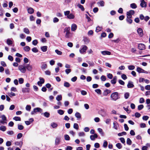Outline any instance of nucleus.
I'll return each instance as SVG.
<instances>
[{"mask_svg": "<svg viewBox=\"0 0 150 150\" xmlns=\"http://www.w3.org/2000/svg\"><path fill=\"white\" fill-rule=\"evenodd\" d=\"M132 141L129 138H128L127 140V144L129 145H131L132 144Z\"/></svg>", "mask_w": 150, "mask_h": 150, "instance_id": "nucleus-35", "label": "nucleus"}, {"mask_svg": "<svg viewBox=\"0 0 150 150\" xmlns=\"http://www.w3.org/2000/svg\"><path fill=\"white\" fill-rule=\"evenodd\" d=\"M6 43L8 45H11L13 44V41L10 39L7 40Z\"/></svg>", "mask_w": 150, "mask_h": 150, "instance_id": "nucleus-22", "label": "nucleus"}, {"mask_svg": "<svg viewBox=\"0 0 150 150\" xmlns=\"http://www.w3.org/2000/svg\"><path fill=\"white\" fill-rule=\"evenodd\" d=\"M26 66V69L29 71H31L33 70V66L29 64H27Z\"/></svg>", "mask_w": 150, "mask_h": 150, "instance_id": "nucleus-11", "label": "nucleus"}, {"mask_svg": "<svg viewBox=\"0 0 150 150\" xmlns=\"http://www.w3.org/2000/svg\"><path fill=\"white\" fill-rule=\"evenodd\" d=\"M39 79L40 81L38 82V84L39 86H42V84L44 83L45 80L43 78L41 77L39 78Z\"/></svg>", "mask_w": 150, "mask_h": 150, "instance_id": "nucleus-7", "label": "nucleus"}, {"mask_svg": "<svg viewBox=\"0 0 150 150\" xmlns=\"http://www.w3.org/2000/svg\"><path fill=\"white\" fill-rule=\"evenodd\" d=\"M77 6L79 8H80V9H81V11H84V8L83 6L82 5H81V4H78L77 5Z\"/></svg>", "mask_w": 150, "mask_h": 150, "instance_id": "nucleus-30", "label": "nucleus"}, {"mask_svg": "<svg viewBox=\"0 0 150 150\" xmlns=\"http://www.w3.org/2000/svg\"><path fill=\"white\" fill-rule=\"evenodd\" d=\"M110 97L112 100L115 101L120 98L118 93L116 92L112 93Z\"/></svg>", "mask_w": 150, "mask_h": 150, "instance_id": "nucleus-1", "label": "nucleus"}, {"mask_svg": "<svg viewBox=\"0 0 150 150\" xmlns=\"http://www.w3.org/2000/svg\"><path fill=\"white\" fill-rule=\"evenodd\" d=\"M121 78L124 80H126L127 79V77L126 75L124 74H123L121 75Z\"/></svg>", "mask_w": 150, "mask_h": 150, "instance_id": "nucleus-57", "label": "nucleus"}, {"mask_svg": "<svg viewBox=\"0 0 150 150\" xmlns=\"http://www.w3.org/2000/svg\"><path fill=\"white\" fill-rule=\"evenodd\" d=\"M7 133L9 135H13L14 134V132L13 130L8 131L7 132Z\"/></svg>", "mask_w": 150, "mask_h": 150, "instance_id": "nucleus-38", "label": "nucleus"}, {"mask_svg": "<svg viewBox=\"0 0 150 150\" xmlns=\"http://www.w3.org/2000/svg\"><path fill=\"white\" fill-rule=\"evenodd\" d=\"M47 67V65L46 64L43 63L42 65L41 68L42 69H45Z\"/></svg>", "mask_w": 150, "mask_h": 150, "instance_id": "nucleus-58", "label": "nucleus"}, {"mask_svg": "<svg viewBox=\"0 0 150 150\" xmlns=\"http://www.w3.org/2000/svg\"><path fill=\"white\" fill-rule=\"evenodd\" d=\"M75 117L79 120L81 118V114L78 112H76L75 114Z\"/></svg>", "mask_w": 150, "mask_h": 150, "instance_id": "nucleus-21", "label": "nucleus"}, {"mask_svg": "<svg viewBox=\"0 0 150 150\" xmlns=\"http://www.w3.org/2000/svg\"><path fill=\"white\" fill-rule=\"evenodd\" d=\"M107 76L110 79H111L112 78L113 76L111 74L109 73L108 74Z\"/></svg>", "mask_w": 150, "mask_h": 150, "instance_id": "nucleus-63", "label": "nucleus"}, {"mask_svg": "<svg viewBox=\"0 0 150 150\" xmlns=\"http://www.w3.org/2000/svg\"><path fill=\"white\" fill-rule=\"evenodd\" d=\"M41 49L43 52H46L47 49V47L46 46H43L41 47Z\"/></svg>", "mask_w": 150, "mask_h": 150, "instance_id": "nucleus-20", "label": "nucleus"}, {"mask_svg": "<svg viewBox=\"0 0 150 150\" xmlns=\"http://www.w3.org/2000/svg\"><path fill=\"white\" fill-rule=\"evenodd\" d=\"M55 52L59 55H61L62 54V52L58 50H55Z\"/></svg>", "mask_w": 150, "mask_h": 150, "instance_id": "nucleus-44", "label": "nucleus"}, {"mask_svg": "<svg viewBox=\"0 0 150 150\" xmlns=\"http://www.w3.org/2000/svg\"><path fill=\"white\" fill-rule=\"evenodd\" d=\"M95 91L98 95H100L101 94V91L100 89H96L95 90Z\"/></svg>", "mask_w": 150, "mask_h": 150, "instance_id": "nucleus-37", "label": "nucleus"}, {"mask_svg": "<svg viewBox=\"0 0 150 150\" xmlns=\"http://www.w3.org/2000/svg\"><path fill=\"white\" fill-rule=\"evenodd\" d=\"M43 115L44 116L47 118L49 117L50 115V113L47 112H44L43 113Z\"/></svg>", "mask_w": 150, "mask_h": 150, "instance_id": "nucleus-42", "label": "nucleus"}, {"mask_svg": "<svg viewBox=\"0 0 150 150\" xmlns=\"http://www.w3.org/2000/svg\"><path fill=\"white\" fill-rule=\"evenodd\" d=\"M128 68L130 70H132L134 69L135 67L133 65H130L128 66Z\"/></svg>", "mask_w": 150, "mask_h": 150, "instance_id": "nucleus-51", "label": "nucleus"}, {"mask_svg": "<svg viewBox=\"0 0 150 150\" xmlns=\"http://www.w3.org/2000/svg\"><path fill=\"white\" fill-rule=\"evenodd\" d=\"M18 129L21 130L23 129L24 127L22 125L18 124Z\"/></svg>", "mask_w": 150, "mask_h": 150, "instance_id": "nucleus-50", "label": "nucleus"}, {"mask_svg": "<svg viewBox=\"0 0 150 150\" xmlns=\"http://www.w3.org/2000/svg\"><path fill=\"white\" fill-rule=\"evenodd\" d=\"M117 78L116 76H114L113 79L111 81V83L113 84H115L117 81Z\"/></svg>", "mask_w": 150, "mask_h": 150, "instance_id": "nucleus-18", "label": "nucleus"}, {"mask_svg": "<svg viewBox=\"0 0 150 150\" xmlns=\"http://www.w3.org/2000/svg\"><path fill=\"white\" fill-rule=\"evenodd\" d=\"M60 139L59 137H57L56 138L55 140V144L56 145H58L60 143Z\"/></svg>", "mask_w": 150, "mask_h": 150, "instance_id": "nucleus-17", "label": "nucleus"}, {"mask_svg": "<svg viewBox=\"0 0 150 150\" xmlns=\"http://www.w3.org/2000/svg\"><path fill=\"white\" fill-rule=\"evenodd\" d=\"M138 47L139 49L141 50H144L146 49L145 45L142 43H140L138 44Z\"/></svg>", "mask_w": 150, "mask_h": 150, "instance_id": "nucleus-8", "label": "nucleus"}, {"mask_svg": "<svg viewBox=\"0 0 150 150\" xmlns=\"http://www.w3.org/2000/svg\"><path fill=\"white\" fill-rule=\"evenodd\" d=\"M78 135L79 137H83L85 136V134L84 132H81L79 133Z\"/></svg>", "mask_w": 150, "mask_h": 150, "instance_id": "nucleus-52", "label": "nucleus"}, {"mask_svg": "<svg viewBox=\"0 0 150 150\" xmlns=\"http://www.w3.org/2000/svg\"><path fill=\"white\" fill-rule=\"evenodd\" d=\"M6 130V127L4 126H1L0 127V130L3 132L5 131Z\"/></svg>", "mask_w": 150, "mask_h": 150, "instance_id": "nucleus-27", "label": "nucleus"}, {"mask_svg": "<svg viewBox=\"0 0 150 150\" xmlns=\"http://www.w3.org/2000/svg\"><path fill=\"white\" fill-rule=\"evenodd\" d=\"M126 21L127 23L130 24H131L132 22V21L131 19V18H127Z\"/></svg>", "mask_w": 150, "mask_h": 150, "instance_id": "nucleus-45", "label": "nucleus"}, {"mask_svg": "<svg viewBox=\"0 0 150 150\" xmlns=\"http://www.w3.org/2000/svg\"><path fill=\"white\" fill-rule=\"evenodd\" d=\"M101 53L103 55H110L111 54V53L110 52L107 50L101 51Z\"/></svg>", "mask_w": 150, "mask_h": 150, "instance_id": "nucleus-10", "label": "nucleus"}, {"mask_svg": "<svg viewBox=\"0 0 150 150\" xmlns=\"http://www.w3.org/2000/svg\"><path fill=\"white\" fill-rule=\"evenodd\" d=\"M113 124L114 128L115 129L117 130L118 129V125L117 124L116 122H114Z\"/></svg>", "mask_w": 150, "mask_h": 150, "instance_id": "nucleus-36", "label": "nucleus"}, {"mask_svg": "<svg viewBox=\"0 0 150 150\" xmlns=\"http://www.w3.org/2000/svg\"><path fill=\"white\" fill-rule=\"evenodd\" d=\"M111 91L109 89H106L105 90L103 93V95L104 96H107L108 94L110 93Z\"/></svg>", "mask_w": 150, "mask_h": 150, "instance_id": "nucleus-12", "label": "nucleus"}, {"mask_svg": "<svg viewBox=\"0 0 150 150\" xmlns=\"http://www.w3.org/2000/svg\"><path fill=\"white\" fill-rule=\"evenodd\" d=\"M116 146L119 149H120L122 147V145L120 143H118L117 144Z\"/></svg>", "mask_w": 150, "mask_h": 150, "instance_id": "nucleus-41", "label": "nucleus"}, {"mask_svg": "<svg viewBox=\"0 0 150 150\" xmlns=\"http://www.w3.org/2000/svg\"><path fill=\"white\" fill-rule=\"evenodd\" d=\"M101 80L102 81H105L106 80V77L104 75H102L100 78Z\"/></svg>", "mask_w": 150, "mask_h": 150, "instance_id": "nucleus-61", "label": "nucleus"}, {"mask_svg": "<svg viewBox=\"0 0 150 150\" xmlns=\"http://www.w3.org/2000/svg\"><path fill=\"white\" fill-rule=\"evenodd\" d=\"M28 12L30 14H32L34 12V10L32 8H29L28 9Z\"/></svg>", "mask_w": 150, "mask_h": 150, "instance_id": "nucleus-25", "label": "nucleus"}, {"mask_svg": "<svg viewBox=\"0 0 150 150\" xmlns=\"http://www.w3.org/2000/svg\"><path fill=\"white\" fill-rule=\"evenodd\" d=\"M137 71L139 73H144L148 74V72L144 70L139 67H137Z\"/></svg>", "mask_w": 150, "mask_h": 150, "instance_id": "nucleus-5", "label": "nucleus"}, {"mask_svg": "<svg viewBox=\"0 0 150 150\" xmlns=\"http://www.w3.org/2000/svg\"><path fill=\"white\" fill-rule=\"evenodd\" d=\"M13 119L16 121H21V118L20 117H15L13 118Z\"/></svg>", "mask_w": 150, "mask_h": 150, "instance_id": "nucleus-49", "label": "nucleus"}, {"mask_svg": "<svg viewBox=\"0 0 150 150\" xmlns=\"http://www.w3.org/2000/svg\"><path fill=\"white\" fill-rule=\"evenodd\" d=\"M126 134V133L125 132H123L121 133H119L118 134V135L119 136H121L123 135H125Z\"/></svg>", "mask_w": 150, "mask_h": 150, "instance_id": "nucleus-46", "label": "nucleus"}, {"mask_svg": "<svg viewBox=\"0 0 150 150\" xmlns=\"http://www.w3.org/2000/svg\"><path fill=\"white\" fill-rule=\"evenodd\" d=\"M129 96V93L128 92H126L124 94V97L126 99H128Z\"/></svg>", "mask_w": 150, "mask_h": 150, "instance_id": "nucleus-34", "label": "nucleus"}, {"mask_svg": "<svg viewBox=\"0 0 150 150\" xmlns=\"http://www.w3.org/2000/svg\"><path fill=\"white\" fill-rule=\"evenodd\" d=\"M74 128L76 129V130H78L79 129V126L76 123H74L73 126Z\"/></svg>", "mask_w": 150, "mask_h": 150, "instance_id": "nucleus-40", "label": "nucleus"}, {"mask_svg": "<svg viewBox=\"0 0 150 150\" xmlns=\"http://www.w3.org/2000/svg\"><path fill=\"white\" fill-rule=\"evenodd\" d=\"M64 86L65 87L68 88L70 86V85L68 82H65L64 83Z\"/></svg>", "mask_w": 150, "mask_h": 150, "instance_id": "nucleus-43", "label": "nucleus"}, {"mask_svg": "<svg viewBox=\"0 0 150 150\" xmlns=\"http://www.w3.org/2000/svg\"><path fill=\"white\" fill-rule=\"evenodd\" d=\"M144 108V105H140L138 106V109L139 110H141Z\"/></svg>", "mask_w": 150, "mask_h": 150, "instance_id": "nucleus-62", "label": "nucleus"}, {"mask_svg": "<svg viewBox=\"0 0 150 150\" xmlns=\"http://www.w3.org/2000/svg\"><path fill=\"white\" fill-rule=\"evenodd\" d=\"M57 126V124L54 122H52L51 124V126L53 128H56Z\"/></svg>", "mask_w": 150, "mask_h": 150, "instance_id": "nucleus-19", "label": "nucleus"}, {"mask_svg": "<svg viewBox=\"0 0 150 150\" xmlns=\"http://www.w3.org/2000/svg\"><path fill=\"white\" fill-rule=\"evenodd\" d=\"M18 70L22 73H24L26 71V66L24 65H20L18 67Z\"/></svg>", "mask_w": 150, "mask_h": 150, "instance_id": "nucleus-2", "label": "nucleus"}, {"mask_svg": "<svg viewBox=\"0 0 150 150\" xmlns=\"http://www.w3.org/2000/svg\"><path fill=\"white\" fill-rule=\"evenodd\" d=\"M24 50L26 52H28L30 50V47L28 46H26L23 48Z\"/></svg>", "mask_w": 150, "mask_h": 150, "instance_id": "nucleus-31", "label": "nucleus"}, {"mask_svg": "<svg viewBox=\"0 0 150 150\" xmlns=\"http://www.w3.org/2000/svg\"><path fill=\"white\" fill-rule=\"evenodd\" d=\"M18 81L20 84H21L23 83L24 79L23 78H20L19 79Z\"/></svg>", "mask_w": 150, "mask_h": 150, "instance_id": "nucleus-55", "label": "nucleus"}, {"mask_svg": "<svg viewBox=\"0 0 150 150\" xmlns=\"http://www.w3.org/2000/svg\"><path fill=\"white\" fill-rule=\"evenodd\" d=\"M98 137L97 134H94L93 135H91L90 136V138L92 140H94Z\"/></svg>", "mask_w": 150, "mask_h": 150, "instance_id": "nucleus-13", "label": "nucleus"}, {"mask_svg": "<svg viewBox=\"0 0 150 150\" xmlns=\"http://www.w3.org/2000/svg\"><path fill=\"white\" fill-rule=\"evenodd\" d=\"M65 16H68L70 14V12L69 11H67L64 12Z\"/></svg>", "mask_w": 150, "mask_h": 150, "instance_id": "nucleus-64", "label": "nucleus"}, {"mask_svg": "<svg viewBox=\"0 0 150 150\" xmlns=\"http://www.w3.org/2000/svg\"><path fill=\"white\" fill-rule=\"evenodd\" d=\"M74 15L72 13H70L67 16V18L69 19H73L74 18Z\"/></svg>", "mask_w": 150, "mask_h": 150, "instance_id": "nucleus-23", "label": "nucleus"}, {"mask_svg": "<svg viewBox=\"0 0 150 150\" xmlns=\"http://www.w3.org/2000/svg\"><path fill=\"white\" fill-rule=\"evenodd\" d=\"M1 118L3 120H4L5 121L7 120L6 118L4 115H2L1 116Z\"/></svg>", "mask_w": 150, "mask_h": 150, "instance_id": "nucleus-48", "label": "nucleus"}, {"mask_svg": "<svg viewBox=\"0 0 150 150\" xmlns=\"http://www.w3.org/2000/svg\"><path fill=\"white\" fill-rule=\"evenodd\" d=\"M22 90V92L23 93H29L30 91V89L29 88H23Z\"/></svg>", "mask_w": 150, "mask_h": 150, "instance_id": "nucleus-15", "label": "nucleus"}, {"mask_svg": "<svg viewBox=\"0 0 150 150\" xmlns=\"http://www.w3.org/2000/svg\"><path fill=\"white\" fill-rule=\"evenodd\" d=\"M140 5L142 8H146L147 6L146 3L144 0H141L140 1Z\"/></svg>", "mask_w": 150, "mask_h": 150, "instance_id": "nucleus-6", "label": "nucleus"}, {"mask_svg": "<svg viewBox=\"0 0 150 150\" xmlns=\"http://www.w3.org/2000/svg\"><path fill=\"white\" fill-rule=\"evenodd\" d=\"M33 52L34 53H37L38 52V50L36 47H34L32 49Z\"/></svg>", "mask_w": 150, "mask_h": 150, "instance_id": "nucleus-47", "label": "nucleus"}, {"mask_svg": "<svg viewBox=\"0 0 150 150\" xmlns=\"http://www.w3.org/2000/svg\"><path fill=\"white\" fill-rule=\"evenodd\" d=\"M64 139L66 140H70V137L68 135L66 134L64 136Z\"/></svg>", "mask_w": 150, "mask_h": 150, "instance_id": "nucleus-56", "label": "nucleus"}, {"mask_svg": "<svg viewBox=\"0 0 150 150\" xmlns=\"http://www.w3.org/2000/svg\"><path fill=\"white\" fill-rule=\"evenodd\" d=\"M130 7L133 9H135L137 8V6L136 4L135 3H132L130 5Z\"/></svg>", "mask_w": 150, "mask_h": 150, "instance_id": "nucleus-26", "label": "nucleus"}, {"mask_svg": "<svg viewBox=\"0 0 150 150\" xmlns=\"http://www.w3.org/2000/svg\"><path fill=\"white\" fill-rule=\"evenodd\" d=\"M56 100L58 101H59L62 99V96L61 95H58L56 98Z\"/></svg>", "mask_w": 150, "mask_h": 150, "instance_id": "nucleus-39", "label": "nucleus"}, {"mask_svg": "<svg viewBox=\"0 0 150 150\" xmlns=\"http://www.w3.org/2000/svg\"><path fill=\"white\" fill-rule=\"evenodd\" d=\"M57 112L61 115H63L64 113V111L62 110H57Z\"/></svg>", "mask_w": 150, "mask_h": 150, "instance_id": "nucleus-33", "label": "nucleus"}, {"mask_svg": "<svg viewBox=\"0 0 150 150\" xmlns=\"http://www.w3.org/2000/svg\"><path fill=\"white\" fill-rule=\"evenodd\" d=\"M127 87L129 88H133L134 87V85L133 82L131 81H129L127 85Z\"/></svg>", "mask_w": 150, "mask_h": 150, "instance_id": "nucleus-14", "label": "nucleus"}, {"mask_svg": "<svg viewBox=\"0 0 150 150\" xmlns=\"http://www.w3.org/2000/svg\"><path fill=\"white\" fill-rule=\"evenodd\" d=\"M31 109V107L30 105H27L25 107L26 110L27 111H30Z\"/></svg>", "mask_w": 150, "mask_h": 150, "instance_id": "nucleus-59", "label": "nucleus"}, {"mask_svg": "<svg viewBox=\"0 0 150 150\" xmlns=\"http://www.w3.org/2000/svg\"><path fill=\"white\" fill-rule=\"evenodd\" d=\"M87 48V47L86 45H83L79 50L80 53L81 54H84L86 52Z\"/></svg>", "mask_w": 150, "mask_h": 150, "instance_id": "nucleus-3", "label": "nucleus"}, {"mask_svg": "<svg viewBox=\"0 0 150 150\" xmlns=\"http://www.w3.org/2000/svg\"><path fill=\"white\" fill-rule=\"evenodd\" d=\"M77 28L76 25L75 24H72L71 26V30L72 31H74Z\"/></svg>", "mask_w": 150, "mask_h": 150, "instance_id": "nucleus-16", "label": "nucleus"}, {"mask_svg": "<svg viewBox=\"0 0 150 150\" xmlns=\"http://www.w3.org/2000/svg\"><path fill=\"white\" fill-rule=\"evenodd\" d=\"M108 144V142L104 140L103 145V147L104 148H106Z\"/></svg>", "mask_w": 150, "mask_h": 150, "instance_id": "nucleus-32", "label": "nucleus"}, {"mask_svg": "<svg viewBox=\"0 0 150 150\" xmlns=\"http://www.w3.org/2000/svg\"><path fill=\"white\" fill-rule=\"evenodd\" d=\"M137 32L139 36L141 37L144 35L143 30L141 28H139L137 29Z\"/></svg>", "mask_w": 150, "mask_h": 150, "instance_id": "nucleus-9", "label": "nucleus"}, {"mask_svg": "<svg viewBox=\"0 0 150 150\" xmlns=\"http://www.w3.org/2000/svg\"><path fill=\"white\" fill-rule=\"evenodd\" d=\"M23 31L25 33L28 34L30 33L29 29L27 28H25L23 29Z\"/></svg>", "mask_w": 150, "mask_h": 150, "instance_id": "nucleus-29", "label": "nucleus"}, {"mask_svg": "<svg viewBox=\"0 0 150 150\" xmlns=\"http://www.w3.org/2000/svg\"><path fill=\"white\" fill-rule=\"evenodd\" d=\"M42 111V110L40 108H36L34 109L33 111L31 112V113L32 115H33L35 114V113L36 112H41Z\"/></svg>", "mask_w": 150, "mask_h": 150, "instance_id": "nucleus-4", "label": "nucleus"}, {"mask_svg": "<svg viewBox=\"0 0 150 150\" xmlns=\"http://www.w3.org/2000/svg\"><path fill=\"white\" fill-rule=\"evenodd\" d=\"M23 134L21 133H18L17 135V137L18 139H20L22 137Z\"/></svg>", "mask_w": 150, "mask_h": 150, "instance_id": "nucleus-60", "label": "nucleus"}, {"mask_svg": "<svg viewBox=\"0 0 150 150\" xmlns=\"http://www.w3.org/2000/svg\"><path fill=\"white\" fill-rule=\"evenodd\" d=\"M23 144V142H17L15 143V145L18 146H22Z\"/></svg>", "mask_w": 150, "mask_h": 150, "instance_id": "nucleus-28", "label": "nucleus"}, {"mask_svg": "<svg viewBox=\"0 0 150 150\" xmlns=\"http://www.w3.org/2000/svg\"><path fill=\"white\" fill-rule=\"evenodd\" d=\"M102 28L99 26H98L96 28V32H98L101 30Z\"/></svg>", "mask_w": 150, "mask_h": 150, "instance_id": "nucleus-54", "label": "nucleus"}, {"mask_svg": "<svg viewBox=\"0 0 150 150\" xmlns=\"http://www.w3.org/2000/svg\"><path fill=\"white\" fill-rule=\"evenodd\" d=\"M97 4L101 6H103L104 5L105 3L103 1H101L97 2Z\"/></svg>", "mask_w": 150, "mask_h": 150, "instance_id": "nucleus-24", "label": "nucleus"}, {"mask_svg": "<svg viewBox=\"0 0 150 150\" xmlns=\"http://www.w3.org/2000/svg\"><path fill=\"white\" fill-rule=\"evenodd\" d=\"M98 131L100 133L101 135H103L104 133L103 132L102 129L100 128H98Z\"/></svg>", "mask_w": 150, "mask_h": 150, "instance_id": "nucleus-53", "label": "nucleus"}]
</instances>
